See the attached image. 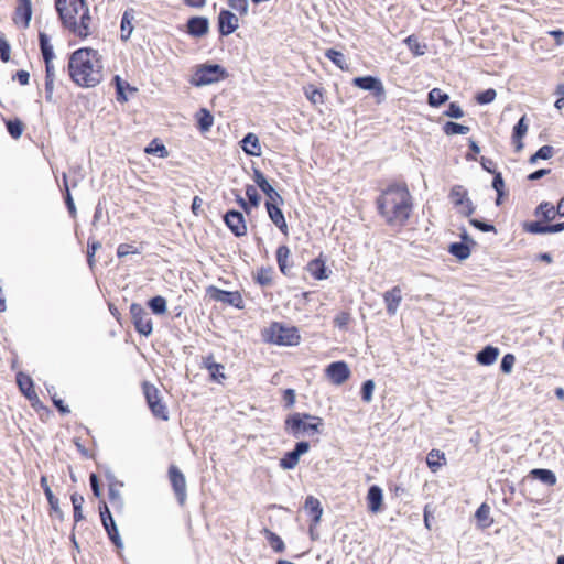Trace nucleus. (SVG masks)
Returning a JSON list of instances; mask_svg holds the SVG:
<instances>
[{
    "label": "nucleus",
    "instance_id": "obj_2",
    "mask_svg": "<svg viewBox=\"0 0 564 564\" xmlns=\"http://www.w3.org/2000/svg\"><path fill=\"white\" fill-rule=\"evenodd\" d=\"M381 215L391 225H403L412 209L411 195L406 187L391 186L378 199Z\"/></svg>",
    "mask_w": 564,
    "mask_h": 564
},
{
    "label": "nucleus",
    "instance_id": "obj_41",
    "mask_svg": "<svg viewBox=\"0 0 564 564\" xmlns=\"http://www.w3.org/2000/svg\"><path fill=\"white\" fill-rule=\"evenodd\" d=\"M40 45L44 61L53 59V46L50 44L48 36L45 33H40Z\"/></svg>",
    "mask_w": 564,
    "mask_h": 564
},
{
    "label": "nucleus",
    "instance_id": "obj_18",
    "mask_svg": "<svg viewBox=\"0 0 564 564\" xmlns=\"http://www.w3.org/2000/svg\"><path fill=\"white\" fill-rule=\"evenodd\" d=\"M100 517H101L102 524H104L109 538L111 539V541L117 546H122V541L120 540L118 529L115 524L112 516L107 506H105L104 511L102 510L100 511Z\"/></svg>",
    "mask_w": 564,
    "mask_h": 564
},
{
    "label": "nucleus",
    "instance_id": "obj_39",
    "mask_svg": "<svg viewBox=\"0 0 564 564\" xmlns=\"http://www.w3.org/2000/svg\"><path fill=\"white\" fill-rule=\"evenodd\" d=\"M445 134L455 135V134H467L470 129L467 126H463L456 122H446L443 128Z\"/></svg>",
    "mask_w": 564,
    "mask_h": 564
},
{
    "label": "nucleus",
    "instance_id": "obj_57",
    "mask_svg": "<svg viewBox=\"0 0 564 564\" xmlns=\"http://www.w3.org/2000/svg\"><path fill=\"white\" fill-rule=\"evenodd\" d=\"M351 319V316L348 312H340L335 318L334 324L336 327L340 329H346L349 322Z\"/></svg>",
    "mask_w": 564,
    "mask_h": 564
},
{
    "label": "nucleus",
    "instance_id": "obj_58",
    "mask_svg": "<svg viewBox=\"0 0 564 564\" xmlns=\"http://www.w3.org/2000/svg\"><path fill=\"white\" fill-rule=\"evenodd\" d=\"M516 358L512 354H507L503 356L501 360V371L505 373H510L512 371V368L514 366Z\"/></svg>",
    "mask_w": 564,
    "mask_h": 564
},
{
    "label": "nucleus",
    "instance_id": "obj_16",
    "mask_svg": "<svg viewBox=\"0 0 564 564\" xmlns=\"http://www.w3.org/2000/svg\"><path fill=\"white\" fill-rule=\"evenodd\" d=\"M383 301L386 304L387 313L390 316L397 314V311L402 302V290L400 286H393L383 293Z\"/></svg>",
    "mask_w": 564,
    "mask_h": 564
},
{
    "label": "nucleus",
    "instance_id": "obj_13",
    "mask_svg": "<svg viewBox=\"0 0 564 564\" xmlns=\"http://www.w3.org/2000/svg\"><path fill=\"white\" fill-rule=\"evenodd\" d=\"M170 480L172 482L177 500L183 505L186 500V479L183 473L176 467L171 466L169 470Z\"/></svg>",
    "mask_w": 564,
    "mask_h": 564
},
{
    "label": "nucleus",
    "instance_id": "obj_8",
    "mask_svg": "<svg viewBox=\"0 0 564 564\" xmlns=\"http://www.w3.org/2000/svg\"><path fill=\"white\" fill-rule=\"evenodd\" d=\"M143 392L153 415L163 421H167L169 412L166 405L163 402H161L160 392L158 388L151 383L145 382L143 384Z\"/></svg>",
    "mask_w": 564,
    "mask_h": 564
},
{
    "label": "nucleus",
    "instance_id": "obj_56",
    "mask_svg": "<svg viewBox=\"0 0 564 564\" xmlns=\"http://www.w3.org/2000/svg\"><path fill=\"white\" fill-rule=\"evenodd\" d=\"M41 487L43 488L44 494H45L50 505L53 508H55V506L57 505V499L54 497V495L48 486L47 478L45 476L41 477Z\"/></svg>",
    "mask_w": 564,
    "mask_h": 564
},
{
    "label": "nucleus",
    "instance_id": "obj_53",
    "mask_svg": "<svg viewBox=\"0 0 564 564\" xmlns=\"http://www.w3.org/2000/svg\"><path fill=\"white\" fill-rule=\"evenodd\" d=\"M229 7L239 12L241 15H246L249 10V1L248 0H229Z\"/></svg>",
    "mask_w": 564,
    "mask_h": 564
},
{
    "label": "nucleus",
    "instance_id": "obj_17",
    "mask_svg": "<svg viewBox=\"0 0 564 564\" xmlns=\"http://www.w3.org/2000/svg\"><path fill=\"white\" fill-rule=\"evenodd\" d=\"M32 17L31 0H18L14 13V22L22 28H28Z\"/></svg>",
    "mask_w": 564,
    "mask_h": 564
},
{
    "label": "nucleus",
    "instance_id": "obj_11",
    "mask_svg": "<svg viewBox=\"0 0 564 564\" xmlns=\"http://www.w3.org/2000/svg\"><path fill=\"white\" fill-rule=\"evenodd\" d=\"M310 451V444L307 442H299L295 445V448L291 452H288L281 459H280V467L284 470H291L294 469L299 462L300 457L304 454H306Z\"/></svg>",
    "mask_w": 564,
    "mask_h": 564
},
{
    "label": "nucleus",
    "instance_id": "obj_51",
    "mask_svg": "<svg viewBox=\"0 0 564 564\" xmlns=\"http://www.w3.org/2000/svg\"><path fill=\"white\" fill-rule=\"evenodd\" d=\"M72 503L74 507L75 521L82 520L83 519L82 506L84 503V498L80 495L74 494V495H72Z\"/></svg>",
    "mask_w": 564,
    "mask_h": 564
},
{
    "label": "nucleus",
    "instance_id": "obj_21",
    "mask_svg": "<svg viewBox=\"0 0 564 564\" xmlns=\"http://www.w3.org/2000/svg\"><path fill=\"white\" fill-rule=\"evenodd\" d=\"M280 202H267V210L272 223L283 232L288 234V225L284 215L278 206Z\"/></svg>",
    "mask_w": 564,
    "mask_h": 564
},
{
    "label": "nucleus",
    "instance_id": "obj_63",
    "mask_svg": "<svg viewBox=\"0 0 564 564\" xmlns=\"http://www.w3.org/2000/svg\"><path fill=\"white\" fill-rule=\"evenodd\" d=\"M492 187L497 192V195L502 196L503 195V188H505V182L501 176V173H496L492 182Z\"/></svg>",
    "mask_w": 564,
    "mask_h": 564
},
{
    "label": "nucleus",
    "instance_id": "obj_62",
    "mask_svg": "<svg viewBox=\"0 0 564 564\" xmlns=\"http://www.w3.org/2000/svg\"><path fill=\"white\" fill-rule=\"evenodd\" d=\"M0 57L3 62L10 58V45L4 37H0Z\"/></svg>",
    "mask_w": 564,
    "mask_h": 564
},
{
    "label": "nucleus",
    "instance_id": "obj_10",
    "mask_svg": "<svg viewBox=\"0 0 564 564\" xmlns=\"http://www.w3.org/2000/svg\"><path fill=\"white\" fill-rule=\"evenodd\" d=\"M352 84L364 90L372 91L375 97H377L378 102H381L384 99L386 90L381 83V80L373 76H364L356 77L352 79Z\"/></svg>",
    "mask_w": 564,
    "mask_h": 564
},
{
    "label": "nucleus",
    "instance_id": "obj_32",
    "mask_svg": "<svg viewBox=\"0 0 564 564\" xmlns=\"http://www.w3.org/2000/svg\"><path fill=\"white\" fill-rule=\"evenodd\" d=\"M475 517L481 529H487L494 523V519L490 517V507L487 503L480 505Z\"/></svg>",
    "mask_w": 564,
    "mask_h": 564
},
{
    "label": "nucleus",
    "instance_id": "obj_6",
    "mask_svg": "<svg viewBox=\"0 0 564 564\" xmlns=\"http://www.w3.org/2000/svg\"><path fill=\"white\" fill-rule=\"evenodd\" d=\"M264 337L268 341L282 346H295L300 343L297 329L280 323H272L265 330Z\"/></svg>",
    "mask_w": 564,
    "mask_h": 564
},
{
    "label": "nucleus",
    "instance_id": "obj_33",
    "mask_svg": "<svg viewBox=\"0 0 564 564\" xmlns=\"http://www.w3.org/2000/svg\"><path fill=\"white\" fill-rule=\"evenodd\" d=\"M445 454L438 449H432L426 456V464L435 473L445 464Z\"/></svg>",
    "mask_w": 564,
    "mask_h": 564
},
{
    "label": "nucleus",
    "instance_id": "obj_23",
    "mask_svg": "<svg viewBox=\"0 0 564 564\" xmlns=\"http://www.w3.org/2000/svg\"><path fill=\"white\" fill-rule=\"evenodd\" d=\"M208 20L203 17H195L188 20L187 29L188 33L193 36H203L208 31Z\"/></svg>",
    "mask_w": 564,
    "mask_h": 564
},
{
    "label": "nucleus",
    "instance_id": "obj_35",
    "mask_svg": "<svg viewBox=\"0 0 564 564\" xmlns=\"http://www.w3.org/2000/svg\"><path fill=\"white\" fill-rule=\"evenodd\" d=\"M197 120H198L199 129L204 132L208 131L214 123V118H213L212 113L204 108L198 111Z\"/></svg>",
    "mask_w": 564,
    "mask_h": 564
},
{
    "label": "nucleus",
    "instance_id": "obj_34",
    "mask_svg": "<svg viewBox=\"0 0 564 564\" xmlns=\"http://www.w3.org/2000/svg\"><path fill=\"white\" fill-rule=\"evenodd\" d=\"M404 43L408 45L409 50L415 56H422L425 54L426 45L421 44L419 39L415 35H410L404 40Z\"/></svg>",
    "mask_w": 564,
    "mask_h": 564
},
{
    "label": "nucleus",
    "instance_id": "obj_14",
    "mask_svg": "<svg viewBox=\"0 0 564 564\" xmlns=\"http://www.w3.org/2000/svg\"><path fill=\"white\" fill-rule=\"evenodd\" d=\"M219 32L223 35H229L239 28V20L235 13L228 10H221L218 17Z\"/></svg>",
    "mask_w": 564,
    "mask_h": 564
},
{
    "label": "nucleus",
    "instance_id": "obj_29",
    "mask_svg": "<svg viewBox=\"0 0 564 564\" xmlns=\"http://www.w3.org/2000/svg\"><path fill=\"white\" fill-rule=\"evenodd\" d=\"M305 510L313 517V522L316 525L323 513L319 500L313 496H308L305 500Z\"/></svg>",
    "mask_w": 564,
    "mask_h": 564
},
{
    "label": "nucleus",
    "instance_id": "obj_45",
    "mask_svg": "<svg viewBox=\"0 0 564 564\" xmlns=\"http://www.w3.org/2000/svg\"><path fill=\"white\" fill-rule=\"evenodd\" d=\"M7 129H8V132L10 133V135L17 140L22 135L23 130H24V124L19 119L9 120V121H7Z\"/></svg>",
    "mask_w": 564,
    "mask_h": 564
},
{
    "label": "nucleus",
    "instance_id": "obj_38",
    "mask_svg": "<svg viewBox=\"0 0 564 564\" xmlns=\"http://www.w3.org/2000/svg\"><path fill=\"white\" fill-rule=\"evenodd\" d=\"M149 306L156 315H163L167 311L166 300L163 296H154L149 301Z\"/></svg>",
    "mask_w": 564,
    "mask_h": 564
},
{
    "label": "nucleus",
    "instance_id": "obj_7",
    "mask_svg": "<svg viewBox=\"0 0 564 564\" xmlns=\"http://www.w3.org/2000/svg\"><path fill=\"white\" fill-rule=\"evenodd\" d=\"M448 197L460 215L469 217L474 214L476 207L469 197L468 191L463 185L452 186Z\"/></svg>",
    "mask_w": 564,
    "mask_h": 564
},
{
    "label": "nucleus",
    "instance_id": "obj_27",
    "mask_svg": "<svg viewBox=\"0 0 564 564\" xmlns=\"http://www.w3.org/2000/svg\"><path fill=\"white\" fill-rule=\"evenodd\" d=\"M528 132V123L525 116H523L513 128L512 140L517 151H521L523 148L522 138Z\"/></svg>",
    "mask_w": 564,
    "mask_h": 564
},
{
    "label": "nucleus",
    "instance_id": "obj_46",
    "mask_svg": "<svg viewBox=\"0 0 564 564\" xmlns=\"http://www.w3.org/2000/svg\"><path fill=\"white\" fill-rule=\"evenodd\" d=\"M290 249L286 246H280L276 250L278 264L283 273L288 268V259L290 257Z\"/></svg>",
    "mask_w": 564,
    "mask_h": 564
},
{
    "label": "nucleus",
    "instance_id": "obj_28",
    "mask_svg": "<svg viewBox=\"0 0 564 564\" xmlns=\"http://www.w3.org/2000/svg\"><path fill=\"white\" fill-rule=\"evenodd\" d=\"M203 364L215 381L220 382V380L225 378L224 366L215 362L213 356L205 357Z\"/></svg>",
    "mask_w": 564,
    "mask_h": 564
},
{
    "label": "nucleus",
    "instance_id": "obj_52",
    "mask_svg": "<svg viewBox=\"0 0 564 564\" xmlns=\"http://www.w3.org/2000/svg\"><path fill=\"white\" fill-rule=\"evenodd\" d=\"M496 96H497L496 90L492 88H489L485 91L479 93L476 97V100L480 105H487V104L492 102L495 100Z\"/></svg>",
    "mask_w": 564,
    "mask_h": 564
},
{
    "label": "nucleus",
    "instance_id": "obj_4",
    "mask_svg": "<svg viewBox=\"0 0 564 564\" xmlns=\"http://www.w3.org/2000/svg\"><path fill=\"white\" fill-rule=\"evenodd\" d=\"M321 425V417L304 413H294L285 420V430L296 438L318 433Z\"/></svg>",
    "mask_w": 564,
    "mask_h": 564
},
{
    "label": "nucleus",
    "instance_id": "obj_49",
    "mask_svg": "<svg viewBox=\"0 0 564 564\" xmlns=\"http://www.w3.org/2000/svg\"><path fill=\"white\" fill-rule=\"evenodd\" d=\"M554 153V150L551 145H543L541 147L535 154H533L530 158L531 163H535L539 159L547 160L550 159Z\"/></svg>",
    "mask_w": 564,
    "mask_h": 564
},
{
    "label": "nucleus",
    "instance_id": "obj_61",
    "mask_svg": "<svg viewBox=\"0 0 564 564\" xmlns=\"http://www.w3.org/2000/svg\"><path fill=\"white\" fill-rule=\"evenodd\" d=\"M525 230L531 234H549L547 226H543L540 223H530L525 225Z\"/></svg>",
    "mask_w": 564,
    "mask_h": 564
},
{
    "label": "nucleus",
    "instance_id": "obj_15",
    "mask_svg": "<svg viewBox=\"0 0 564 564\" xmlns=\"http://www.w3.org/2000/svg\"><path fill=\"white\" fill-rule=\"evenodd\" d=\"M225 223L237 237H241L247 234V226L241 213L236 210L228 212L225 215Z\"/></svg>",
    "mask_w": 564,
    "mask_h": 564
},
{
    "label": "nucleus",
    "instance_id": "obj_3",
    "mask_svg": "<svg viewBox=\"0 0 564 564\" xmlns=\"http://www.w3.org/2000/svg\"><path fill=\"white\" fill-rule=\"evenodd\" d=\"M63 25L75 36L86 39L91 33V17L85 0H56Z\"/></svg>",
    "mask_w": 564,
    "mask_h": 564
},
{
    "label": "nucleus",
    "instance_id": "obj_5",
    "mask_svg": "<svg viewBox=\"0 0 564 564\" xmlns=\"http://www.w3.org/2000/svg\"><path fill=\"white\" fill-rule=\"evenodd\" d=\"M228 76L226 69L217 64H200L195 68L189 83L193 86L202 87L212 85Z\"/></svg>",
    "mask_w": 564,
    "mask_h": 564
},
{
    "label": "nucleus",
    "instance_id": "obj_42",
    "mask_svg": "<svg viewBox=\"0 0 564 564\" xmlns=\"http://www.w3.org/2000/svg\"><path fill=\"white\" fill-rule=\"evenodd\" d=\"M144 152L148 154H156L158 156L164 159L169 156V151L166 150L163 143H159L156 140H153L145 149Z\"/></svg>",
    "mask_w": 564,
    "mask_h": 564
},
{
    "label": "nucleus",
    "instance_id": "obj_54",
    "mask_svg": "<svg viewBox=\"0 0 564 564\" xmlns=\"http://www.w3.org/2000/svg\"><path fill=\"white\" fill-rule=\"evenodd\" d=\"M375 391V382L373 380H367L364 382L361 388V397L365 402H370L372 400V394Z\"/></svg>",
    "mask_w": 564,
    "mask_h": 564
},
{
    "label": "nucleus",
    "instance_id": "obj_24",
    "mask_svg": "<svg viewBox=\"0 0 564 564\" xmlns=\"http://www.w3.org/2000/svg\"><path fill=\"white\" fill-rule=\"evenodd\" d=\"M17 383H18L21 392L29 400H34L37 397L35 390L33 388V381L28 375H24L23 372H19L17 375Z\"/></svg>",
    "mask_w": 564,
    "mask_h": 564
},
{
    "label": "nucleus",
    "instance_id": "obj_37",
    "mask_svg": "<svg viewBox=\"0 0 564 564\" xmlns=\"http://www.w3.org/2000/svg\"><path fill=\"white\" fill-rule=\"evenodd\" d=\"M448 100V95L443 93L440 88H433L429 93V104L432 107H438Z\"/></svg>",
    "mask_w": 564,
    "mask_h": 564
},
{
    "label": "nucleus",
    "instance_id": "obj_44",
    "mask_svg": "<svg viewBox=\"0 0 564 564\" xmlns=\"http://www.w3.org/2000/svg\"><path fill=\"white\" fill-rule=\"evenodd\" d=\"M304 94L313 105L323 104L322 91L318 88L314 87L313 85L306 86L304 88Z\"/></svg>",
    "mask_w": 564,
    "mask_h": 564
},
{
    "label": "nucleus",
    "instance_id": "obj_22",
    "mask_svg": "<svg viewBox=\"0 0 564 564\" xmlns=\"http://www.w3.org/2000/svg\"><path fill=\"white\" fill-rule=\"evenodd\" d=\"M241 148L246 154L251 156H260L262 154V148L259 138L250 132L241 140Z\"/></svg>",
    "mask_w": 564,
    "mask_h": 564
},
{
    "label": "nucleus",
    "instance_id": "obj_30",
    "mask_svg": "<svg viewBox=\"0 0 564 564\" xmlns=\"http://www.w3.org/2000/svg\"><path fill=\"white\" fill-rule=\"evenodd\" d=\"M499 356V349L492 346H487L476 356L477 361L480 365L489 366L492 365Z\"/></svg>",
    "mask_w": 564,
    "mask_h": 564
},
{
    "label": "nucleus",
    "instance_id": "obj_1",
    "mask_svg": "<svg viewBox=\"0 0 564 564\" xmlns=\"http://www.w3.org/2000/svg\"><path fill=\"white\" fill-rule=\"evenodd\" d=\"M68 70L70 78L78 86L95 87L104 77L101 55L93 48H79L70 55Z\"/></svg>",
    "mask_w": 564,
    "mask_h": 564
},
{
    "label": "nucleus",
    "instance_id": "obj_64",
    "mask_svg": "<svg viewBox=\"0 0 564 564\" xmlns=\"http://www.w3.org/2000/svg\"><path fill=\"white\" fill-rule=\"evenodd\" d=\"M109 499L112 506H121L120 492L113 486H110L109 488Z\"/></svg>",
    "mask_w": 564,
    "mask_h": 564
},
{
    "label": "nucleus",
    "instance_id": "obj_48",
    "mask_svg": "<svg viewBox=\"0 0 564 564\" xmlns=\"http://www.w3.org/2000/svg\"><path fill=\"white\" fill-rule=\"evenodd\" d=\"M113 80L116 84V89H117V95H118L117 99L122 102L127 101L128 98L124 95V89H132V88L130 87V85L127 82L122 80L118 75L115 76Z\"/></svg>",
    "mask_w": 564,
    "mask_h": 564
},
{
    "label": "nucleus",
    "instance_id": "obj_47",
    "mask_svg": "<svg viewBox=\"0 0 564 564\" xmlns=\"http://www.w3.org/2000/svg\"><path fill=\"white\" fill-rule=\"evenodd\" d=\"M535 214L542 215L545 220H552L555 217V208L552 204L544 202L539 205Z\"/></svg>",
    "mask_w": 564,
    "mask_h": 564
},
{
    "label": "nucleus",
    "instance_id": "obj_31",
    "mask_svg": "<svg viewBox=\"0 0 564 564\" xmlns=\"http://www.w3.org/2000/svg\"><path fill=\"white\" fill-rule=\"evenodd\" d=\"M212 297L216 301L229 303L236 306H238L239 302L241 301L240 295L235 292H227L215 288L212 290Z\"/></svg>",
    "mask_w": 564,
    "mask_h": 564
},
{
    "label": "nucleus",
    "instance_id": "obj_19",
    "mask_svg": "<svg viewBox=\"0 0 564 564\" xmlns=\"http://www.w3.org/2000/svg\"><path fill=\"white\" fill-rule=\"evenodd\" d=\"M253 180L261 191L268 196V202H283L281 195L271 186L265 176L259 170H254Z\"/></svg>",
    "mask_w": 564,
    "mask_h": 564
},
{
    "label": "nucleus",
    "instance_id": "obj_9",
    "mask_svg": "<svg viewBox=\"0 0 564 564\" xmlns=\"http://www.w3.org/2000/svg\"><path fill=\"white\" fill-rule=\"evenodd\" d=\"M130 313L135 329L142 335L149 336L153 329L152 319L143 306L138 303H133L130 306Z\"/></svg>",
    "mask_w": 564,
    "mask_h": 564
},
{
    "label": "nucleus",
    "instance_id": "obj_40",
    "mask_svg": "<svg viewBox=\"0 0 564 564\" xmlns=\"http://www.w3.org/2000/svg\"><path fill=\"white\" fill-rule=\"evenodd\" d=\"M449 252L458 258L459 260H465L470 256V250L468 246L460 242H455L449 246Z\"/></svg>",
    "mask_w": 564,
    "mask_h": 564
},
{
    "label": "nucleus",
    "instance_id": "obj_59",
    "mask_svg": "<svg viewBox=\"0 0 564 564\" xmlns=\"http://www.w3.org/2000/svg\"><path fill=\"white\" fill-rule=\"evenodd\" d=\"M246 195L250 202V204L254 207H258L260 204V196L257 192V188L253 185H248L246 187Z\"/></svg>",
    "mask_w": 564,
    "mask_h": 564
},
{
    "label": "nucleus",
    "instance_id": "obj_12",
    "mask_svg": "<svg viewBox=\"0 0 564 564\" xmlns=\"http://www.w3.org/2000/svg\"><path fill=\"white\" fill-rule=\"evenodd\" d=\"M325 375L336 386L343 384L350 376L349 367L344 361H336L328 365Z\"/></svg>",
    "mask_w": 564,
    "mask_h": 564
},
{
    "label": "nucleus",
    "instance_id": "obj_26",
    "mask_svg": "<svg viewBox=\"0 0 564 564\" xmlns=\"http://www.w3.org/2000/svg\"><path fill=\"white\" fill-rule=\"evenodd\" d=\"M134 19L133 10H127L122 14L121 25H120V37L122 41H127L130 39L133 32L132 21Z\"/></svg>",
    "mask_w": 564,
    "mask_h": 564
},
{
    "label": "nucleus",
    "instance_id": "obj_20",
    "mask_svg": "<svg viewBox=\"0 0 564 564\" xmlns=\"http://www.w3.org/2000/svg\"><path fill=\"white\" fill-rule=\"evenodd\" d=\"M368 510L371 513H379L382 510L383 492L382 489L373 485L369 488L367 494Z\"/></svg>",
    "mask_w": 564,
    "mask_h": 564
},
{
    "label": "nucleus",
    "instance_id": "obj_55",
    "mask_svg": "<svg viewBox=\"0 0 564 564\" xmlns=\"http://www.w3.org/2000/svg\"><path fill=\"white\" fill-rule=\"evenodd\" d=\"M63 178H64V187H65V192H66L65 202H66V205H67V208H68L70 215L74 217L76 215V206L74 204L73 197L69 192L66 174L63 175Z\"/></svg>",
    "mask_w": 564,
    "mask_h": 564
},
{
    "label": "nucleus",
    "instance_id": "obj_25",
    "mask_svg": "<svg viewBox=\"0 0 564 564\" xmlns=\"http://www.w3.org/2000/svg\"><path fill=\"white\" fill-rule=\"evenodd\" d=\"M307 271L316 280H325L328 278V272L325 262L319 258L308 262Z\"/></svg>",
    "mask_w": 564,
    "mask_h": 564
},
{
    "label": "nucleus",
    "instance_id": "obj_36",
    "mask_svg": "<svg viewBox=\"0 0 564 564\" xmlns=\"http://www.w3.org/2000/svg\"><path fill=\"white\" fill-rule=\"evenodd\" d=\"M534 478L543 481L544 484H547L550 486H553L556 484V477L553 471L549 469H533L531 471Z\"/></svg>",
    "mask_w": 564,
    "mask_h": 564
},
{
    "label": "nucleus",
    "instance_id": "obj_60",
    "mask_svg": "<svg viewBox=\"0 0 564 564\" xmlns=\"http://www.w3.org/2000/svg\"><path fill=\"white\" fill-rule=\"evenodd\" d=\"M445 115L451 118L459 119L464 116V111L459 105L452 102V104H449L448 109L445 112Z\"/></svg>",
    "mask_w": 564,
    "mask_h": 564
},
{
    "label": "nucleus",
    "instance_id": "obj_43",
    "mask_svg": "<svg viewBox=\"0 0 564 564\" xmlns=\"http://www.w3.org/2000/svg\"><path fill=\"white\" fill-rule=\"evenodd\" d=\"M325 55L340 69L347 68V64H346L345 56L343 53H340L334 48H329L325 52Z\"/></svg>",
    "mask_w": 564,
    "mask_h": 564
},
{
    "label": "nucleus",
    "instance_id": "obj_50",
    "mask_svg": "<svg viewBox=\"0 0 564 564\" xmlns=\"http://www.w3.org/2000/svg\"><path fill=\"white\" fill-rule=\"evenodd\" d=\"M141 250L138 247L129 243H121L117 248V256L119 258H123L129 254H139Z\"/></svg>",
    "mask_w": 564,
    "mask_h": 564
}]
</instances>
